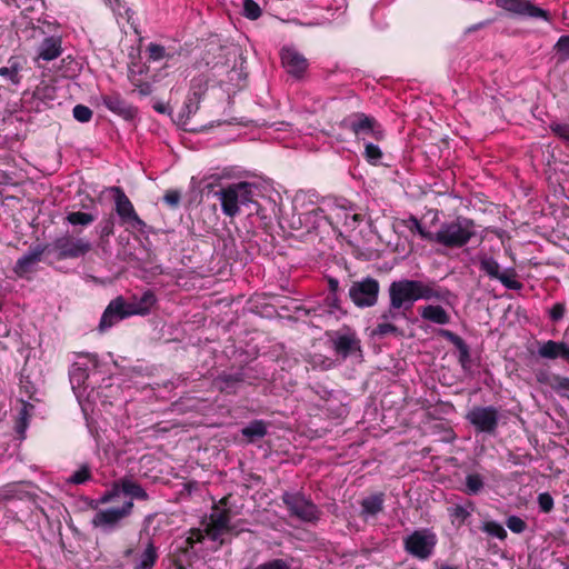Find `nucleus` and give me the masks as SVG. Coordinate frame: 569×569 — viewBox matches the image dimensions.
<instances>
[{"label":"nucleus","mask_w":569,"mask_h":569,"mask_svg":"<svg viewBox=\"0 0 569 569\" xmlns=\"http://www.w3.org/2000/svg\"><path fill=\"white\" fill-rule=\"evenodd\" d=\"M258 191L259 188L256 183L240 181L220 188L214 191V196L220 200L222 212L233 218L239 214L242 207L250 208V206L257 204L254 198Z\"/></svg>","instance_id":"nucleus-1"},{"label":"nucleus","mask_w":569,"mask_h":569,"mask_svg":"<svg viewBox=\"0 0 569 569\" xmlns=\"http://www.w3.org/2000/svg\"><path fill=\"white\" fill-rule=\"evenodd\" d=\"M477 234L473 220L458 216L445 221L435 232V242L447 248H462Z\"/></svg>","instance_id":"nucleus-2"},{"label":"nucleus","mask_w":569,"mask_h":569,"mask_svg":"<svg viewBox=\"0 0 569 569\" xmlns=\"http://www.w3.org/2000/svg\"><path fill=\"white\" fill-rule=\"evenodd\" d=\"M92 249V243L82 237L66 233L49 243V250L57 260L78 259Z\"/></svg>","instance_id":"nucleus-3"},{"label":"nucleus","mask_w":569,"mask_h":569,"mask_svg":"<svg viewBox=\"0 0 569 569\" xmlns=\"http://www.w3.org/2000/svg\"><path fill=\"white\" fill-rule=\"evenodd\" d=\"M133 507V501L127 500L120 507L100 509L92 517L91 525L103 533H111L121 527L122 521L132 513Z\"/></svg>","instance_id":"nucleus-4"},{"label":"nucleus","mask_w":569,"mask_h":569,"mask_svg":"<svg viewBox=\"0 0 569 569\" xmlns=\"http://www.w3.org/2000/svg\"><path fill=\"white\" fill-rule=\"evenodd\" d=\"M407 311L403 308H399L396 305L389 302V306L381 311L377 318V325L372 329V337L386 338L403 337L405 331L398 326V322L407 319Z\"/></svg>","instance_id":"nucleus-5"},{"label":"nucleus","mask_w":569,"mask_h":569,"mask_svg":"<svg viewBox=\"0 0 569 569\" xmlns=\"http://www.w3.org/2000/svg\"><path fill=\"white\" fill-rule=\"evenodd\" d=\"M281 499L291 517L309 523H316L320 519V509L303 493L286 491Z\"/></svg>","instance_id":"nucleus-6"},{"label":"nucleus","mask_w":569,"mask_h":569,"mask_svg":"<svg viewBox=\"0 0 569 569\" xmlns=\"http://www.w3.org/2000/svg\"><path fill=\"white\" fill-rule=\"evenodd\" d=\"M480 271L487 274L490 279L500 281L507 289L520 290L523 284L516 280V270L508 268L501 271L499 262L486 252H479L476 257Z\"/></svg>","instance_id":"nucleus-7"},{"label":"nucleus","mask_w":569,"mask_h":569,"mask_svg":"<svg viewBox=\"0 0 569 569\" xmlns=\"http://www.w3.org/2000/svg\"><path fill=\"white\" fill-rule=\"evenodd\" d=\"M340 127L351 131L357 138L365 139L370 136L379 141L385 137V131L378 121L363 112L349 114L340 122Z\"/></svg>","instance_id":"nucleus-8"},{"label":"nucleus","mask_w":569,"mask_h":569,"mask_svg":"<svg viewBox=\"0 0 569 569\" xmlns=\"http://www.w3.org/2000/svg\"><path fill=\"white\" fill-rule=\"evenodd\" d=\"M335 353L341 359L352 356L362 357L361 340L357 332L348 326H343L329 335Z\"/></svg>","instance_id":"nucleus-9"},{"label":"nucleus","mask_w":569,"mask_h":569,"mask_svg":"<svg viewBox=\"0 0 569 569\" xmlns=\"http://www.w3.org/2000/svg\"><path fill=\"white\" fill-rule=\"evenodd\" d=\"M467 421L477 433L495 436L499 426L500 413L493 406H475L466 415Z\"/></svg>","instance_id":"nucleus-10"},{"label":"nucleus","mask_w":569,"mask_h":569,"mask_svg":"<svg viewBox=\"0 0 569 569\" xmlns=\"http://www.w3.org/2000/svg\"><path fill=\"white\" fill-rule=\"evenodd\" d=\"M437 545V536L429 529L415 530L405 538V550L418 559H428Z\"/></svg>","instance_id":"nucleus-11"},{"label":"nucleus","mask_w":569,"mask_h":569,"mask_svg":"<svg viewBox=\"0 0 569 569\" xmlns=\"http://www.w3.org/2000/svg\"><path fill=\"white\" fill-rule=\"evenodd\" d=\"M379 281L371 277L353 281L349 288L351 301L359 308L373 307L378 302Z\"/></svg>","instance_id":"nucleus-12"},{"label":"nucleus","mask_w":569,"mask_h":569,"mask_svg":"<svg viewBox=\"0 0 569 569\" xmlns=\"http://www.w3.org/2000/svg\"><path fill=\"white\" fill-rule=\"evenodd\" d=\"M389 302L409 312L418 301L417 280L401 279L392 281L388 288Z\"/></svg>","instance_id":"nucleus-13"},{"label":"nucleus","mask_w":569,"mask_h":569,"mask_svg":"<svg viewBox=\"0 0 569 569\" xmlns=\"http://www.w3.org/2000/svg\"><path fill=\"white\" fill-rule=\"evenodd\" d=\"M231 511L228 508H221L219 505L212 507V511L209 516V523L206 527L207 536L214 542H219L220 546L224 543L222 535L226 532H232L234 527L230 523Z\"/></svg>","instance_id":"nucleus-14"},{"label":"nucleus","mask_w":569,"mask_h":569,"mask_svg":"<svg viewBox=\"0 0 569 569\" xmlns=\"http://www.w3.org/2000/svg\"><path fill=\"white\" fill-rule=\"evenodd\" d=\"M111 191L114 193L116 212L122 223L129 224L131 228L142 232L147 224L139 218L124 191L120 187H112Z\"/></svg>","instance_id":"nucleus-15"},{"label":"nucleus","mask_w":569,"mask_h":569,"mask_svg":"<svg viewBox=\"0 0 569 569\" xmlns=\"http://www.w3.org/2000/svg\"><path fill=\"white\" fill-rule=\"evenodd\" d=\"M496 4L519 17L542 19L547 22L551 21L550 12L536 6L530 0H496Z\"/></svg>","instance_id":"nucleus-16"},{"label":"nucleus","mask_w":569,"mask_h":569,"mask_svg":"<svg viewBox=\"0 0 569 569\" xmlns=\"http://www.w3.org/2000/svg\"><path fill=\"white\" fill-rule=\"evenodd\" d=\"M120 493L129 496L131 501L133 499L147 501L150 498L148 492L136 480L131 478H121L113 483V487L110 491H107L100 498V502L109 503L119 497Z\"/></svg>","instance_id":"nucleus-17"},{"label":"nucleus","mask_w":569,"mask_h":569,"mask_svg":"<svg viewBox=\"0 0 569 569\" xmlns=\"http://www.w3.org/2000/svg\"><path fill=\"white\" fill-rule=\"evenodd\" d=\"M129 309H127V301L123 297H117L111 300L102 313L99 323V331L104 332L119 321L130 317Z\"/></svg>","instance_id":"nucleus-18"},{"label":"nucleus","mask_w":569,"mask_h":569,"mask_svg":"<svg viewBox=\"0 0 569 569\" xmlns=\"http://www.w3.org/2000/svg\"><path fill=\"white\" fill-rule=\"evenodd\" d=\"M281 62L286 71L295 78H301L308 68L307 59L295 48L284 47L280 52Z\"/></svg>","instance_id":"nucleus-19"},{"label":"nucleus","mask_w":569,"mask_h":569,"mask_svg":"<svg viewBox=\"0 0 569 569\" xmlns=\"http://www.w3.org/2000/svg\"><path fill=\"white\" fill-rule=\"evenodd\" d=\"M537 355L541 359L556 360L561 359L569 363V343L563 341H538Z\"/></svg>","instance_id":"nucleus-20"},{"label":"nucleus","mask_w":569,"mask_h":569,"mask_svg":"<svg viewBox=\"0 0 569 569\" xmlns=\"http://www.w3.org/2000/svg\"><path fill=\"white\" fill-rule=\"evenodd\" d=\"M102 103L106 108L114 114L123 118L124 120H132L138 112V109L128 103L119 93L113 92L102 96Z\"/></svg>","instance_id":"nucleus-21"},{"label":"nucleus","mask_w":569,"mask_h":569,"mask_svg":"<svg viewBox=\"0 0 569 569\" xmlns=\"http://www.w3.org/2000/svg\"><path fill=\"white\" fill-rule=\"evenodd\" d=\"M418 300H435L439 302H448L451 297L449 289L439 286L436 281L417 280Z\"/></svg>","instance_id":"nucleus-22"},{"label":"nucleus","mask_w":569,"mask_h":569,"mask_svg":"<svg viewBox=\"0 0 569 569\" xmlns=\"http://www.w3.org/2000/svg\"><path fill=\"white\" fill-rule=\"evenodd\" d=\"M27 59L22 56H12L6 66L0 67V77L12 86H19L22 81V71L26 69Z\"/></svg>","instance_id":"nucleus-23"},{"label":"nucleus","mask_w":569,"mask_h":569,"mask_svg":"<svg viewBox=\"0 0 569 569\" xmlns=\"http://www.w3.org/2000/svg\"><path fill=\"white\" fill-rule=\"evenodd\" d=\"M44 253L51 254L49 244H37L31 247L27 253L17 260L14 271L20 276L30 272L32 267L41 260V257Z\"/></svg>","instance_id":"nucleus-24"},{"label":"nucleus","mask_w":569,"mask_h":569,"mask_svg":"<svg viewBox=\"0 0 569 569\" xmlns=\"http://www.w3.org/2000/svg\"><path fill=\"white\" fill-rule=\"evenodd\" d=\"M213 386L227 395H234L242 387L238 370L234 372H221L213 379Z\"/></svg>","instance_id":"nucleus-25"},{"label":"nucleus","mask_w":569,"mask_h":569,"mask_svg":"<svg viewBox=\"0 0 569 569\" xmlns=\"http://www.w3.org/2000/svg\"><path fill=\"white\" fill-rule=\"evenodd\" d=\"M438 335L451 342L459 351V362L462 368H467L470 362V349L465 340L455 332L447 329H439Z\"/></svg>","instance_id":"nucleus-26"},{"label":"nucleus","mask_w":569,"mask_h":569,"mask_svg":"<svg viewBox=\"0 0 569 569\" xmlns=\"http://www.w3.org/2000/svg\"><path fill=\"white\" fill-rule=\"evenodd\" d=\"M419 315L423 320L430 321L436 325L450 323V315L440 305H427L419 309Z\"/></svg>","instance_id":"nucleus-27"},{"label":"nucleus","mask_w":569,"mask_h":569,"mask_svg":"<svg viewBox=\"0 0 569 569\" xmlns=\"http://www.w3.org/2000/svg\"><path fill=\"white\" fill-rule=\"evenodd\" d=\"M156 296L151 290H147L140 298L134 297L131 302H127V309L131 316L133 315H148L156 303Z\"/></svg>","instance_id":"nucleus-28"},{"label":"nucleus","mask_w":569,"mask_h":569,"mask_svg":"<svg viewBox=\"0 0 569 569\" xmlns=\"http://www.w3.org/2000/svg\"><path fill=\"white\" fill-rule=\"evenodd\" d=\"M61 38L59 37H47L42 40L38 50V58L44 61H51L57 59L61 54Z\"/></svg>","instance_id":"nucleus-29"},{"label":"nucleus","mask_w":569,"mask_h":569,"mask_svg":"<svg viewBox=\"0 0 569 569\" xmlns=\"http://www.w3.org/2000/svg\"><path fill=\"white\" fill-rule=\"evenodd\" d=\"M385 493L371 495L361 501V513L365 516H377L383 510Z\"/></svg>","instance_id":"nucleus-30"},{"label":"nucleus","mask_w":569,"mask_h":569,"mask_svg":"<svg viewBox=\"0 0 569 569\" xmlns=\"http://www.w3.org/2000/svg\"><path fill=\"white\" fill-rule=\"evenodd\" d=\"M158 558V548L149 540L133 569H153Z\"/></svg>","instance_id":"nucleus-31"},{"label":"nucleus","mask_w":569,"mask_h":569,"mask_svg":"<svg viewBox=\"0 0 569 569\" xmlns=\"http://www.w3.org/2000/svg\"><path fill=\"white\" fill-rule=\"evenodd\" d=\"M267 432L268 425L263 420H253L241 429L242 436L246 437L249 442H254L262 439Z\"/></svg>","instance_id":"nucleus-32"},{"label":"nucleus","mask_w":569,"mask_h":569,"mask_svg":"<svg viewBox=\"0 0 569 569\" xmlns=\"http://www.w3.org/2000/svg\"><path fill=\"white\" fill-rule=\"evenodd\" d=\"M475 505L469 501L467 506L455 505L448 508V515L451 519V523L460 527L471 516Z\"/></svg>","instance_id":"nucleus-33"},{"label":"nucleus","mask_w":569,"mask_h":569,"mask_svg":"<svg viewBox=\"0 0 569 569\" xmlns=\"http://www.w3.org/2000/svg\"><path fill=\"white\" fill-rule=\"evenodd\" d=\"M485 489V479L480 473H468L465 479L462 491L468 496H478Z\"/></svg>","instance_id":"nucleus-34"},{"label":"nucleus","mask_w":569,"mask_h":569,"mask_svg":"<svg viewBox=\"0 0 569 569\" xmlns=\"http://www.w3.org/2000/svg\"><path fill=\"white\" fill-rule=\"evenodd\" d=\"M31 498V495L28 491H24L21 488L20 483H9L2 488H0V502L7 501L11 499H24Z\"/></svg>","instance_id":"nucleus-35"},{"label":"nucleus","mask_w":569,"mask_h":569,"mask_svg":"<svg viewBox=\"0 0 569 569\" xmlns=\"http://www.w3.org/2000/svg\"><path fill=\"white\" fill-rule=\"evenodd\" d=\"M97 219L96 214L81 212V211H72L66 216V221L72 226H82L87 227L91 224Z\"/></svg>","instance_id":"nucleus-36"},{"label":"nucleus","mask_w":569,"mask_h":569,"mask_svg":"<svg viewBox=\"0 0 569 569\" xmlns=\"http://www.w3.org/2000/svg\"><path fill=\"white\" fill-rule=\"evenodd\" d=\"M406 226L411 232H417L422 239L429 242H435V232L426 230V228L415 216L409 217V219L406 221Z\"/></svg>","instance_id":"nucleus-37"},{"label":"nucleus","mask_w":569,"mask_h":569,"mask_svg":"<svg viewBox=\"0 0 569 569\" xmlns=\"http://www.w3.org/2000/svg\"><path fill=\"white\" fill-rule=\"evenodd\" d=\"M142 72V69H140L138 72H136L133 69H130L128 78L141 96H149L152 92V86L149 82H143L139 79V74Z\"/></svg>","instance_id":"nucleus-38"},{"label":"nucleus","mask_w":569,"mask_h":569,"mask_svg":"<svg viewBox=\"0 0 569 569\" xmlns=\"http://www.w3.org/2000/svg\"><path fill=\"white\" fill-rule=\"evenodd\" d=\"M69 377L72 389H77L84 385L86 380L89 377V373L86 368H82L74 363L69 372Z\"/></svg>","instance_id":"nucleus-39"},{"label":"nucleus","mask_w":569,"mask_h":569,"mask_svg":"<svg viewBox=\"0 0 569 569\" xmlns=\"http://www.w3.org/2000/svg\"><path fill=\"white\" fill-rule=\"evenodd\" d=\"M363 154L366 160L373 166L380 164L383 156L381 149L371 142L365 144Z\"/></svg>","instance_id":"nucleus-40"},{"label":"nucleus","mask_w":569,"mask_h":569,"mask_svg":"<svg viewBox=\"0 0 569 569\" xmlns=\"http://www.w3.org/2000/svg\"><path fill=\"white\" fill-rule=\"evenodd\" d=\"M241 386L254 385L259 379L260 375L257 372V370L253 367H241L238 369Z\"/></svg>","instance_id":"nucleus-41"},{"label":"nucleus","mask_w":569,"mask_h":569,"mask_svg":"<svg viewBox=\"0 0 569 569\" xmlns=\"http://www.w3.org/2000/svg\"><path fill=\"white\" fill-rule=\"evenodd\" d=\"M481 529L489 536L496 537L501 540H503L507 537L506 529L499 522L496 521L485 522Z\"/></svg>","instance_id":"nucleus-42"},{"label":"nucleus","mask_w":569,"mask_h":569,"mask_svg":"<svg viewBox=\"0 0 569 569\" xmlns=\"http://www.w3.org/2000/svg\"><path fill=\"white\" fill-rule=\"evenodd\" d=\"M91 478V470L88 465H82L68 479L70 483L82 485Z\"/></svg>","instance_id":"nucleus-43"},{"label":"nucleus","mask_w":569,"mask_h":569,"mask_svg":"<svg viewBox=\"0 0 569 569\" xmlns=\"http://www.w3.org/2000/svg\"><path fill=\"white\" fill-rule=\"evenodd\" d=\"M555 50L558 54V61L565 62L569 59V34L561 36L555 44Z\"/></svg>","instance_id":"nucleus-44"},{"label":"nucleus","mask_w":569,"mask_h":569,"mask_svg":"<svg viewBox=\"0 0 569 569\" xmlns=\"http://www.w3.org/2000/svg\"><path fill=\"white\" fill-rule=\"evenodd\" d=\"M549 128L556 137L569 144V123L552 121Z\"/></svg>","instance_id":"nucleus-45"},{"label":"nucleus","mask_w":569,"mask_h":569,"mask_svg":"<svg viewBox=\"0 0 569 569\" xmlns=\"http://www.w3.org/2000/svg\"><path fill=\"white\" fill-rule=\"evenodd\" d=\"M72 114L77 121L86 123L91 120L93 112L89 107L84 104H77L72 110Z\"/></svg>","instance_id":"nucleus-46"},{"label":"nucleus","mask_w":569,"mask_h":569,"mask_svg":"<svg viewBox=\"0 0 569 569\" xmlns=\"http://www.w3.org/2000/svg\"><path fill=\"white\" fill-rule=\"evenodd\" d=\"M243 14L246 18L256 20L261 16V9L253 0L243 1Z\"/></svg>","instance_id":"nucleus-47"},{"label":"nucleus","mask_w":569,"mask_h":569,"mask_svg":"<svg viewBox=\"0 0 569 569\" xmlns=\"http://www.w3.org/2000/svg\"><path fill=\"white\" fill-rule=\"evenodd\" d=\"M507 527L515 533H521L526 530L527 523L518 516H510L506 520Z\"/></svg>","instance_id":"nucleus-48"},{"label":"nucleus","mask_w":569,"mask_h":569,"mask_svg":"<svg viewBox=\"0 0 569 569\" xmlns=\"http://www.w3.org/2000/svg\"><path fill=\"white\" fill-rule=\"evenodd\" d=\"M99 236H100V239L103 240L108 237H110L111 234H113V228H114V220L112 217H108L106 219H103L100 223H99Z\"/></svg>","instance_id":"nucleus-49"},{"label":"nucleus","mask_w":569,"mask_h":569,"mask_svg":"<svg viewBox=\"0 0 569 569\" xmlns=\"http://www.w3.org/2000/svg\"><path fill=\"white\" fill-rule=\"evenodd\" d=\"M149 60L151 61H159L166 57H168L164 47L157 44V43H150L147 48Z\"/></svg>","instance_id":"nucleus-50"},{"label":"nucleus","mask_w":569,"mask_h":569,"mask_svg":"<svg viewBox=\"0 0 569 569\" xmlns=\"http://www.w3.org/2000/svg\"><path fill=\"white\" fill-rule=\"evenodd\" d=\"M54 96V88L51 86H38L33 91V98L38 100H52Z\"/></svg>","instance_id":"nucleus-51"},{"label":"nucleus","mask_w":569,"mask_h":569,"mask_svg":"<svg viewBox=\"0 0 569 569\" xmlns=\"http://www.w3.org/2000/svg\"><path fill=\"white\" fill-rule=\"evenodd\" d=\"M328 308L327 303L322 301L315 307L309 308L306 313L311 318H325L328 316H332L331 311L326 310Z\"/></svg>","instance_id":"nucleus-52"},{"label":"nucleus","mask_w":569,"mask_h":569,"mask_svg":"<svg viewBox=\"0 0 569 569\" xmlns=\"http://www.w3.org/2000/svg\"><path fill=\"white\" fill-rule=\"evenodd\" d=\"M254 569H291V567L286 560L276 558L257 566Z\"/></svg>","instance_id":"nucleus-53"},{"label":"nucleus","mask_w":569,"mask_h":569,"mask_svg":"<svg viewBox=\"0 0 569 569\" xmlns=\"http://www.w3.org/2000/svg\"><path fill=\"white\" fill-rule=\"evenodd\" d=\"M538 505L540 511L548 513L553 509V498L548 492H542L538 496Z\"/></svg>","instance_id":"nucleus-54"},{"label":"nucleus","mask_w":569,"mask_h":569,"mask_svg":"<svg viewBox=\"0 0 569 569\" xmlns=\"http://www.w3.org/2000/svg\"><path fill=\"white\" fill-rule=\"evenodd\" d=\"M566 312V306L562 302H557L549 310V317L553 322L560 321Z\"/></svg>","instance_id":"nucleus-55"},{"label":"nucleus","mask_w":569,"mask_h":569,"mask_svg":"<svg viewBox=\"0 0 569 569\" xmlns=\"http://www.w3.org/2000/svg\"><path fill=\"white\" fill-rule=\"evenodd\" d=\"M181 194L178 190H169L163 197V201L171 208L178 207L180 203Z\"/></svg>","instance_id":"nucleus-56"},{"label":"nucleus","mask_w":569,"mask_h":569,"mask_svg":"<svg viewBox=\"0 0 569 569\" xmlns=\"http://www.w3.org/2000/svg\"><path fill=\"white\" fill-rule=\"evenodd\" d=\"M323 301L327 303L328 308L326 310L331 311L333 315L337 310H341L340 300L337 293H329Z\"/></svg>","instance_id":"nucleus-57"},{"label":"nucleus","mask_w":569,"mask_h":569,"mask_svg":"<svg viewBox=\"0 0 569 569\" xmlns=\"http://www.w3.org/2000/svg\"><path fill=\"white\" fill-rule=\"evenodd\" d=\"M203 533L200 529H192L190 531V536L187 538L186 542L189 548H193L197 543L202 542Z\"/></svg>","instance_id":"nucleus-58"},{"label":"nucleus","mask_w":569,"mask_h":569,"mask_svg":"<svg viewBox=\"0 0 569 569\" xmlns=\"http://www.w3.org/2000/svg\"><path fill=\"white\" fill-rule=\"evenodd\" d=\"M107 2L111 10L118 16H122L123 12H128L123 0H107Z\"/></svg>","instance_id":"nucleus-59"},{"label":"nucleus","mask_w":569,"mask_h":569,"mask_svg":"<svg viewBox=\"0 0 569 569\" xmlns=\"http://www.w3.org/2000/svg\"><path fill=\"white\" fill-rule=\"evenodd\" d=\"M553 380H555V383L552 385V387L555 389L569 391V378L561 377V376H555Z\"/></svg>","instance_id":"nucleus-60"},{"label":"nucleus","mask_w":569,"mask_h":569,"mask_svg":"<svg viewBox=\"0 0 569 569\" xmlns=\"http://www.w3.org/2000/svg\"><path fill=\"white\" fill-rule=\"evenodd\" d=\"M492 21H493V20H485V21L478 22V23H476V24H472V26L468 27V28L465 30V34L467 36V34H470V33H472V32H475V31H478V30H480V29H483V28H486V27L490 26V24L492 23Z\"/></svg>","instance_id":"nucleus-61"},{"label":"nucleus","mask_w":569,"mask_h":569,"mask_svg":"<svg viewBox=\"0 0 569 569\" xmlns=\"http://www.w3.org/2000/svg\"><path fill=\"white\" fill-rule=\"evenodd\" d=\"M362 221V216L358 213H353L352 216H346V224L355 226Z\"/></svg>","instance_id":"nucleus-62"},{"label":"nucleus","mask_w":569,"mask_h":569,"mask_svg":"<svg viewBox=\"0 0 569 569\" xmlns=\"http://www.w3.org/2000/svg\"><path fill=\"white\" fill-rule=\"evenodd\" d=\"M339 288V281L337 279L330 278L329 279V293H337Z\"/></svg>","instance_id":"nucleus-63"},{"label":"nucleus","mask_w":569,"mask_h":569,"mask_svg":"<svg viewBox=\"0 0 569 569\" xmlns=\"http://www.w3.org/2000/svg\"><path fill=\"white\" fill-rule=\"evenodd\" d=\"M153 109H154L157 112H159V113H166V112H167V107H166L163 103H160V102L156 103V104L153 106Z\"/></svg>","instance_id":"nucleus-64"}]
</instances>
